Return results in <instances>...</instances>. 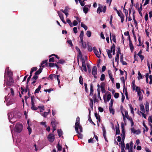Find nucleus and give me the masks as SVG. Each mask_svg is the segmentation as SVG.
Wrapping results in <instances>:
<instances>
[{
  "instance_id": "31",
  "label": "nucleus",
  "mask_w": 152,
  "mask_h": 152,
  "mask_svg": "<svg viewBox=\"0 0 152 152\" xmlns=\"http://www.w3.org/2000/svg\"><path fill=\"white\" fill-rule=\"evenodd\" d=\"M120 144H121V149H124V148H125V145L124 142V141H122L120 143Z\"/></svg>"
},
{
  "instance_id": "21",
  "label": "nucleus",
  "mask_w": 152,
  "mask_h": 152,
  "mask_svg": "<svg viewBox=\"0 0 152 152\" xmlns=\"http://www.w3.org/2000/svg\"><path fill=\"white\" fill-rule=\"evenodd\" d=\"M42 69H43L42 68H39L37 71L35 72V74L37 75H39L42 72Z\"/></svg>"
},
{
  "instance_id": "58",
  "label": "nucleus",
  "mask_w": 152,
  "mask_h": 152,
  "mask_svg": "<svg viewBox=\"0 0 152 152\" xmlns=\"http://www.w3.org/2000/svg\"><path fill=\"white\" fill-rule=\"evenodd\" d=\"M143 126L145 127V131L146 132H147L148 131V128L147 127V126H146V125L145 124V123L143 122Z\"/></svg>"
},
{
  "instance_id": "56",
  "label": "nucleus",
  "mask_w": 152,
  "mask_h": 152,
  "mask_svg": "<svg viewBox=\"0 0 152 152\" xmlns=\"http://www.w3.org/2000/svg\"><path fill=\"white\" fill-rule=\"evenodd\" d=\"M82 67L83 68V69L84 70V71L85 72H86L87 71V70L86 68V64H85L82 65Z\"/></svg>"
},
{
  "instance_id": "61",
  "label": "nucleus",
  "mask_w": 152,
  "mask_h": 152,
  "mask_svg": "<svg viewBox=\"0 0 152 152\" xmlns=\"http://www.w3.org/2000/svg\"><path fill=\"white\" fill-rule=\"evenodd\" d=\"M27 129H28V131L29 134H30L31 133V131H32L30 127V126H28L27 127Z\"/></svg>"
},
{
  "instance_id": "19",
  "label": "nucleus",
  "mask_w": 152,
  "mask_h": 152,
  "mask_svg": "<svg viewBox=\"0 0 152 152\" xmlns=\"http://www.w3.org/2000/svg\"><path fill=\"white\" fill-rule=\"evenodd\" d=\"M129 46L130 49L131 51L132 52H133L134 48L132 43V42H129Z\"/></svg>"
},
{
  "instance_id": "51",
  "label": "nucleus",
  "mask_w": 152,
  "mask_h": 152,
  "mask_svg": "<svg viewBox=\"0 0 152 152\" xmlns=\"http://www.w3.org/2000/svg\"><path fill=\"white\" fill-rule=\"evenodd\" d=\"M84 86L85 88V91L86 92L88 93V89L87 88V84L86 83H84Z\"/></svg>"
},
{
  "instance_id": "45",
  "label": "nucleus",
  "mask_w": 152,
  "mask_h": 152,
  "mask_svg": "<svg viewBox=\"0 0 152 152\" xmlns=\"http://www.w3.org/2000/svg\"><path fill=\"white\" fill-rule=\"evenodd\" d=\"M84 32L83 31H81L79 36L80 38H83Z\"/></svg>"
},
{
  "instance_id": "43",
  "label": "nucleus",
  "mask_w": 152,
  "mask_h": 152,
  "mask_svg": "<svg viewBox=\"0 0 152 152\" xmlns=\"http://www.w3.org/2000/svg\"><path fill=\"white\" fill-rule=\"evenodd\" d=\"M119 55L118 54H116V56L115 58V61L117 62L118 63L119 62Z\"/></svg>"
},
{
  "instance_id": "15",
  "label": "nucleus",
  "mask_w": 152,
  "mask_h": 152,
  "mask_svg": "<svg viewBox=\"0 0 152 152\" xmlns=\"http://www.w3.org/2000/svg\"><path fill=\"white\" fill-rule=\"evenodd\" d=\"M88 5H85V6L83 7V11L86 14L87 13L88 10V7H88Z\"/></svg>"
},
{
  "instance_id": "49",
  "label": "nucleus",
  "mask_w": 152,
  "mask_h": 152,
  "mask_svg": "<svg viewBox=\"0 0 152 152\" xmlns=\"http://www.w3.org/2000/svg\"><path fill=\"white\" fill-rule=\"evenodd\" d=\"M123 91L124 93H125V94L126 96L128 95V93L127 91V88H124Z\"/></svg>"
},
{
  "instance_id": "13",
  "label": "nucleus",
  "mask_w": 152,
  "mask_h": 152,
  "mask_svg": "<svg viewBox=\"0 0 152 152\" xmlns=\"http://www.w3.org/2000/svg\"><path fill=\"white\" fill-rule=\"evenodd\" d=\"M69 9H70L69 7L66 6L65 7L64 10L63 9H61L60 10V11L63 13H68Z\"/></svg>"
},
{
  "instance_id": "64",
  "label": "nucleus",
  "mask_w": 152,
  "mask_h": 152,
  "mask_svg": "<svg viewBox=\"0 0 152 152\" xmlns=\"http://www.w3.org/2000/svg\"><path fill=\"white\" fill-rule=\"evenodd\" d=\"M149 78L150 79L149 84H151L152 83V76L151 75H149Z\"/></svg>"
},
{
  "instance_id": "22",
  "label": "nucleus",
  "mask_w": 152,
  "mask_h": 152,
  "mask_svg": "<svg viewBox=\"0 0 152 152\" xmlns=\"http://www.w3.org/2000/svg\"><path fill=\"white\" fill-rule=\"evenodd\" d=\"M95 116L96 119L99 122H100L101 121L100 116L97 113H95Z\"/></svg>"
},
{
  "instance_id": "18",
  "label": "nucleus",
  "mask_w": 152,
  "mask_h": 152,
  "mask_svg": "<svg viewBox=\"0 0 152 152\" xmlns=\"http://www.w3.org/2000/svg\"><path fill=\"white\" fill-rule=\"evenodd\" d=\"M118 127L116 126V134H120V132L119 129V125L118 124Z\"/></svg>"
},
{
  "instance_id": "23",
  "label": "nucleus",
  "mask_w": 152,
  "mask_h": 152,
  "mask_svg": "<svg viewBox=\"0 0 152 152\" xmlns=\"http://www.w3.org/2000/svg\"><path fill=\"white\" fill-rule=\"evenodd\" d=\"M140 110L143 113H145V110L144 107L142 104H141L140 105Z\"/></svg>"
},
{
  "instance_id": "38",
  "label": "nucleus",
  "mask_w": 152,
  "mask_h": 152,
  "mask_svg": "<svg viewBox=\"0 0 152 152\" xmlns=\"http://www.w3.org/2000/svg\"><path fill=\"white\" fill-rule=\"evenodd\" d=\"M38 108L40 109L41 112L43 111L45 109V107L44 105L39 106Z\"/></svg>"
},
{
  "instance_id": "11",
  "label": "nucleus",
  "mask_w": 152,
  "mask_h": 152,
  "mask_svg": "<svg viewBox=\"0 0 152 152\" xmlns=\"http://www.w3.org/2000/svg\"><path fill=\"white\" fill-rule=\"evenodd\" d=\"M137 95L139 97V100L140 101H142L143 98V95L140 91H137Z\"/></svg>"
},
{
  "instance_id": "12",
  "label": "nucleus",
  "mask_w": 152,
  "mask_h": 152,
  "mask_svg": "<svg viewBox=\"0 0 152 152\" xmlns=\"http://www.w3.org/2000/svg\"><path fill=\"white\" fill-rule=\"evenodd\" d=\"M90 93L89 94L90 96H92L94 92V86L93 84L92 83H91L90 84Z\"/></svg>"
},
{
  "instance_id": "59",
  "label": "nucleus",
  "mask_w": 152,
  "mask_h": 152,
  "mask_svg": "<svg viewBox=\"0 0 152 152\" xmlns=\"http://www.w3.org/2000/svg\"><path fill=\"white\" fill-rule=\"evenodd\" d=\"M119 96V94L118 93H115L114 95V97L115 98H118Z\"/></svg>"
},
{
  "instance_id": "63",
  "label": "nucleus",
  "mask_w": 152,
  "mask_h": 152,
  "mask_svg": "<svg viewBox=\"0 0 152 152\" xmlns=\"http://www.w3.org/2000/svg\"><path fill=\"white\" fill-rule=\"evenodd\" d=\"M80 59L81 60L82 65L86 64L85 59L83 58H82Z\"/></svg>"
},
{
  "instance_id": "4",
  "label": "nucleus",
  "mask_w": 152,
  "mask_h": 152,
  "mask_svg": "<svg viewBox=\"0 0 152 152\" xmlns=\"http://www.w3.org/2000/svg\"><path fill=\"white\" fill-rule=\"evenodd\" d=\"M107 53L109 58H112V55L111 53L113 52V55H114L115 54V49H111L110 50L107 49Z\"/></svg>"
},
{
  "instance_id": "7",
  "label": "nucleus",
  "mask_w": 152,
  "mask_h": 152,
  "mask_svg": "<svg viewBox=\"0 0 152 152\" xmlns=\"http://www.w3.org/2000/svg\"><path fill=\"white\" fill-rule=\"evenodd\" d=\"M47 138L50 142H53L55 139V136L53 134L50 133L48 135Z\"/></svg>"
},
{
  "instance_id": "20",
  "label": "nucleus",
  "mask_w": 152,
  "mask_h": 152,
  "mask_svg": "<svg viewBox=\"0 0 152 152\" xmlns=\"http://www.w3.org/2000/svg\"><path fill=\"white\" fill-rule=\"evenodd\" d=\"M41 88V85H40L38 87V88L36 89L34 91V94H35L36 93H38Z\"/></svg>"
},
{
  "instance_id": "29",
  "label": "nucleus",
  "mask_w": 152,
  "mask_h": 152,
  "mask_svg": "<svg viewBox=\"0 0 152 152\" xmlns=\"http://www.w3.org/2000/svg\"><path fill=\"white\" fill-rule=\"evenodd\" d=\"M6 73L7 75L8 76V77H12V76L13 75V73L10 70L8 71Z\"/></svg>"
},
{
  "instance_id": "47",
  "label": "nucleus",
  "mask_w": 152,
  "mask_h": 152,
  "mask_svg": "<svg viewBox=\"0 0 152 152\" xmlns=\"http://www.w3.org/2000/svg\"><path fill=\"white\" fill-rule=\"evenodd\" d=\"M149 77L148 73H147L146 74L145 77H146V81L147 83H148V79Z\"/></svg>"
},
{
  "instance_id": "6",
  "label": "nucleus",
  "mask_w": 152,
  "mask_h": 152,
  "mask_svg": "<svg viewBox=\"0 0 152 152\" xmlns=\"http://www.w3.org/2000/svg\"><path fill=\"white\" fill-rule=\"evenodd\" d=\"M57 13L58 14L59 16V17L60 19L62 21V22L64 24H66V23L65 22V20H64V15L61 12V11H58L57 12Z\"/></svg>"
},
{
  "instance_id": "60",
  "label": "nucleus",
  "mask_w": 152,
  "mask_h": 152,
  "mask_svg": "<svg viewBox=\"0 0 152 152\" xmlns=\"http://www.w3.org/2000/svg\"><path fill=\"white\" fill-rule=\"evenodd\" d=\"M54 74H50L49 75L48 78H50L51 80H52L53 77H54Z\"/></svg>"
},
{
  "instance_id": "26",
  "label": "nucleus",
  "mask_w": 152,
  "mask_h": 152,
  "mask_svg": "<svg viewBox=\"0 0 152 152\" xmlns=\"http://www.w3.org/2000/svg\"><path fill=\"white\" fill-rule=\"evenodd\" d=\"M102 129L103 131V136H106V132L105 127L104 126H102Z\"/></svg>"
},
{
  "instance_id": "34",
  "label": "nucleus",
  "mask_w": 152,
  "mask_h": 152,
  "mask_svg": "<svg viewBox=\"0 0 152 152\" xmlns=\"http://www.w3.org/2000/svg\"><path fill=\"white\" fill-rule=\"evenodd\" d=\"M109 110L110 113H112L113 115L114 114L115 111L114 110L113 108V107H111L110 106H109Z\"/></svg>"
},
{
  "instance_id": "8",
  "label": "nucleus",
  "mask_w": 152,
  "mask_h": 152,
  "mask_svg": "<svg viewBox=\"0 0 152 152\" xmlns=\"http://www.w3.org/2000/svg\"><path fill=\"white\" fill-rule=\"evenodd\" d=\"M51 124L53 128H56L58 124V123L56 122L55 120L54 119L52 121Z\"/></svg>"
},
{
  "instance_id": "30",
  "label": "nucleus",
  "mask_w": 152,
  "mask_h": 152,
  "mask_svg": "<svg viewBox=\"0 0 152 152\" xmlns=\"http://www.w3.org/2000/svg\"><path fill=\"white\" fill-rule=\"evenodd\" d=\"M57 132L58 134V135L59 137H61V136L63 134V132L61 130V129H58L57 130Z\"/></svg>"
},
{
  "instance_id": "10",
  "label": "nucleus",
  "mask_w": 152,
  "mask_h": 152,
  "mask_svg": "<svg viewBox=\"0 0 152 152\" xmlns=\"http://www.w3.org/2000/svg\"><path fill=\"white\" fill-rule=\"evenodd\" d=\"M97 69L96 67V66H94L93 67L92 71V75H96L97 74Z\"/></svg>"
},
{
  "instance_id": "53",
  "label": "nucleus",
  "mask_w": 152,
  "mask_h": 152,
  "mask_svg": "<svg viewBox=\"0 0 152 152\" xmlns=\"http://www.w3.org/2000/svg\"><path fill=\"white\" fill-rule=\"evenodd\" d=\"M86 35L88 37H90L91 36V32L90 31H87L86 32Z\"/></svg>"
},
{
  "instance_id": "16",
  "label": "nucleus",
  "mask_w": 152,
  "mask_h": 152,
  "mask_svg": "<svg viewBox=\"0 0 152 152\" xmlns=\"http://www.w3.org/2000/svg\"><path fill=\"white\" fill-rule=\"evenodd\" d=\"M145 108L146 111L148 113V112L149 110V104L147 101L146 102L145 104Z\"/></svg>"
},
{
  "instance_id": "41",
  "label": "nucleus",
  "mask_w": 152,
  "mask_h": 152,
  "mask_svg": "<svg viewBox=\"0 0 152 152\" xmlns=\"http://www.w3.org/2000/svg\"><path fill=\"white\" fill-rule=\"evenodd\" d=\"M108 72L109 77L110 79L111 78V77L113 78V75H112V73H111V71L110 70H109L108 71Z\"/></svg>"
},
{
  "instance_id": "25",
  "label": "nucleus",
  "mask_w": 152,
  "mask_h": 152,
  "mask_svg": "<svg viewBox=\"0 0 152 152\" xmlns=\"http://www.w3.org/2000/svg\"><path fill=\"white\" fill-rule=\"evenodd\" d=\"M79 83L81 85H83V78L82 77V76L80 75L79 78Z\"/></svg>"
},
{
  "instance_id": "50",
  "label": "nucleus",
  "mask_w": 152,
  "mask_h": 152,
  "mask_svg": "<svg viewBox=\"0 0 152 152\" xmlns=\"http://www.w3.org/2000/svg\"><path fill=\"white\" fill-rule=\"evenodd\" d=\"M38 77L37 75H36L35 74V75L33 77L31 80H36L38 79Z\"/></svg>"
},
{
  "instance_id": "57",
  "label": "nucleus",
  "mask_w": 152,
  "mask_h": 152,
  "mask_svg": "<svg viewBox=\"0 0 152 152\" xmlns=\"http://www.w3.org/2000/svg\"><path fill=\"white\" fill-rule=\"evenodd\" d=\"M31 109L33 110H37V109H38V108L36 107L34 105H33V106H31Z\"/></svg>"
},
{
  "instance_id": "17",
  "label": "nucleus",
  "mask_w": 152,
  "mask_h": 152,
  "mask_svg": "<svg viewBox=\"0 0 152 152\" xmlns=\"http://www.w3.org/2000/svg\"><path fill=\"white\" fill-rule=\"evenodd\" d=\"M82 58V54L81 52L78 53L77 56V61L78 64H79V58L80 59Z\"/></svg>"
},
{
  "instance_id": "2",
  "label": "nucleus",
  "mask_w": 152,
  "mask_h": 152,
  "mask_svg": "<svg viewBox=\"0 0 152 152\" xmlns=\"http://www.w3.org/2000/svg\"><path fill=\"white\" fill-rule=\"evenodd\" d=\"M5 74L4 77L5 79V82L6 85L8 86H11L14 83V80L12 77H7Z\"/></svg>"
},
{
  "instance_id": "42",
  "label": "nucleus",
  "mask_w": 152,
  "mask_h": 152,
  "mask_svg": "<svg viewBox=\"0 0 152 152\" xmlns=\"http://www.w3.org/2000/svg\"><path fill=\"white\" fill-rule=\"evenodd\" d=\"M49 57L50 58L49 59V62H54V57H53L51 56V57H50V55L49 56Z\"/></svg>"
},
{
  "instance_id": "9",
  "label": "nucleus",
  "mask_w": 152,
  "mask_h": 152,
  "mask_svg": "<svg viewBox=\"0 0 152 152\" xmlns=\"http://www.w3.org/2000/svg\"><path fill=\"white\" fill-rule=\"evenodd\" d=\"M108 93L109 94L107 96V101L106 100V99L105 98L104 96L103 97L105 103H106L107 102H108L110 100L111 97V95L110 93V92H108Z\"/></svg>"
},
{
  "instance_id": "52",
  "label": "nucleus",
  "mask_w": 152,
  "mask_h": 152,
  "mask_svg": "<svg viewBox=\"0 0 152 152\" xmlns=\"http://www.w3.org/2000/svg\"><path fill=\"white\" fill-rule=\"evenodd\" d=\"M117 49H118V51H117L116 54H118V55H119V54H121V52L120 48L119 46H118L117 48Z\"/></svg>"
},
{
  "instance_id": "32",
  "label": "nucleus",
  "mask_w": 152,
  "mask_h": 152,
  "mask_svg": "<svg viewBox=\"0 0 152 152\" xmlns=\"http://www.w3.org/2000/svg\"><path fill=\"white\" fill-rule=\"evenodd\" d=\"M129 107L130 110H131V113L134 115V108L132 107V105L131 104H129Z\"/></svg>"
},
{
  "instance_id": "54",
  "label": "nucleus",
  "mask_w": 152,
  "mask_h": 152,
  "mask_svg": "<svg viewBox=\"0 0 152 152\" xmlns=\"http://www.w3.org/2000/svg\"><path fill=\"white\" fill-rule=\"evenodd\" d=\"M124 111L125 112V117L126 118L127 117H129L127 111L125 109H124Z\"/></svg>"
},
{
  "instance_id": "28",
  "label": "nucleus",
  "mask_w": 152,
  "mask_h": 152,
  "mask_svg": "<svg viewBox=\"0 0 152 152\" xmlns=\"http://www.w3.org/2000/svg\"><path fill=\"white\" fill-rule=\"evenodd\" d=\"M94 53L96 55V56L98 58H100V54H99V52L98 50H97L94 51Z\"/></svg>"
},
{
  "instance_id": "5",
  "label": "nucleus",
  "mask_w": 152,
  "mask_h": 152,
  "mask_svg": "<svg viewBox=\"0 0 152 152\" xmlns=\"http://www.w3.org/2000/svg\"><path fill=\"white\" fill-rule=\"evenodd\" d=\"M8 115H9V119L10 122L12 123L16 121V120H15V119L16 118V117H17V115L15 114L13 115V116L11 115V116L10 115H9V113L8 114Z\"/></svg>"
},
{
  "instance_id": "1",
  "label": "nucleus",
  "mask_w": 152,
  "mask_h": 152,
  "mask_svg": "<svg viewBox=\"0 0 152 152\" xmlns=\"http://www.w3.org/2000/svg\"><path fill=\"white\" fill-rule=\"evenodd\" d=\"M80 120L79 117H77L75 124V129L77 133L80 135H81L80 133L83 132V128L80 125Z\"/></svg>"
},
{
  "instance_id": "55",
  "label": "nucleus",
  "mask_w": 152,
  "mask_h": 152,
  "mask_svg": "<svg viewBox=\"0 0 152 152\" xmlns=\"http://www.w3.org/2000/svg\"><path fill=\"white\" fill-rule=\"evenodd\" d=\"M67 42L72 47L73 46V45L72 43V41L71 40H68Z\"/></svg>"
},
{
  "instance_id": "36",
  "label": "nucleus",
  "mask_w": 152,
  "mask_h": 152,
  "mask_svg": "<svg viewBox=\"0 0 152 152\" xmlns=\"http://www.w3.org/2000/svg\"><path fill=\"white\" fill-rule=\"evenodd\" d=\"M126 2L125 3V5H124V8H123V11H124V12L125 13V14H128V11L125 8V5H126Z\"/></svg>"
},
{
  "instance_id": "46",
  "label": "nucleus",
  "mask_w": 152,
  "mask_h": 152,
  "mask_svg": "<svg viewBox=\"0 0 152 152\" xmlns=\"http://www.w3.org/2000/svg\"><path fill=\"white\" fill-rule=\"evenodd\" d=\"M112 40L113 41L115 42V43H116V39L115 38V35L114 34H113L112 35Z\"/></svg>"
},
{
  "instance_id": "27",
  "label": "nucleus",
  "mask_w": 152,
  "mask_h": 152,
  "mask_svg": "<svg viewBox=\"0 0 152 152\" xmlns=\"http://www.w3.org/2000/svg\"><path fill=\"white\" fill-rule=\"evenodd\" d=\"M90 102L89 103V106L91 107L92 110H93V100L91 99H90Z\"/></svg>"
},
{
  "instance_id": "62",
  "label": "nucleus",
  "mask_w": 152,
  "mask_h": 152,
  "mask_svg": "<svg viewBox=\"0 0 152 152\" xmlns=\"http://www.w3.org/2000/svg\"><path fill=\"white\" fill-rule=\"evenodd\" d=\"M121 18V23H123L124 20V15H122L120 17Z\"/></svg>"
},
{
  "instance_id": "14",
  "label": "nucleus",
  "mask_w": 152,
  "mask_h": 152,
  "mask_svg": "<svg viewBox=\"0 0 152 152\" xmlns=\"http://www.w3.org/2000/svg\"><path fill=\"white\" fill-rule=\"evenodd\" d=\"M48 60H46L42 62L41 63V65L40 66V67H42L44 68L45 67V65L44 64H45L46 65H47V64Z\"/></svg>"
},
{
  "instance_id": "44",
  "label": "nucleus",
  "mask_w": 152,
  "mask_h": 152,
  "mask_svg": "<svg viewBox=\"0 0 152 152\" xmlns=\"http://www.w3.org/2000/svg\"><path fill=\"white\" fill-rule=\"evenodd\" d=\"M105 75L104 74H102L101 75V77L100 78V80L101 81L104 80L105 79Z\"/></svg>"
},
{
  "instance_id": "48",
  "label": "nucleus",
  "mask_w": 152,
  "mask_h": 152,
  "mask_svg": "<svg viewBox=\"0 0 152 152\" xmlns=\"http://www.w3.org/2000/svg\"><path fill=\"white\" fill-rule=\"evenodd\" d=\"M57 148L59 151H61L62 150V147L58 143L57 145Z\"/></svg>"
},
{
  "instance_id": "37",
  "label": "nucleus",
  "mask_w": 152,
  "mask_h": 152,
  "mask_svg": "<svg viewBox=\"0 0 152 152\" xmlns=\"http://www.w3.org/2000/svg\"><path fill=\"white\" fill-rule=\"evenodd\" d=\"M81 26L85 30H86L88 28L87 26L84 24L83 22L81 23Z\"/></svg>"
},
{
  "instance_id": "35",
  "label": "nucleus",
  "mask_w": 152,
  "mask_h": 152,
  "mask_svg": "<svg viewBox=\"0 0 152 152\" xmlns=\"http://www.w3.org/2000/svg\"><path fill=\"white\" fill-rule=\"evenodd\" d=\"M65 62V61L63 59H61L57 62V64H63Z\"/></svg>"
},
{
  "instance_id": "39",
  "label": "nucleus",
  "mask_w": 152,
  "mask_h": 152,
  "mask_svg": "<svg viewBox=\"0 0 152 152\" xmlns=\"http://www.w3.org/2000/svg\"><path fill=\"white\" fill-rule=\"evenodd\" d=\"M102 7H99L97 10V12L99 14L100 12H102Z\"/></svg>"
},
{
  "instance_id": "40",
  "label": "nucleus",
  "mask_w": 152,
  "mask_h": 152,
  "mask_svg": "<svg viewBox=\"0 0 152 152\" xmlns=\"http://www.w3.org/2000/svg\"><path fill=\"white\" fill-rule=\"evenodd\" d=\"M138 79L139 80H140L143 77L139 71L138 72Z\"/></svg>"
},
{
  "instance_id": "24",
  "label": "nucleus",
  "mask_w": 152,
  "mask_h": 152,
  "mask_svg": "<svg viewBox=\"0 0 152 152\" xmlns=\"http://www.w3.org/2000/svg\"><path fill=\"white\" fill-rule=\"evenodd\" d=\"M50 109H48V112H45L44 113L42 114V116L43 117H44L45 118H46L47 115L50 112Z\"/></svg>"
},
{
  "instance_id": "3",
  "label": "nucleus",
  "mask_w": 152,
  "mask_h": 152,
  "mask_svg": "<svg viewBox=\"0 0 152 152\" xmlns=\"http://www.w3.org/2000/svg\"><path fill=\"white\" fill-rule=\"evenodd\" d=\"M23 128V125L18 123L15 126L14 131L18 133H20L22 131Z\"/></svg>"
},
{
  "instance_id": "33",
  "label": "nucleus",
  "mask_w": 152,
  "mask_h": 152,
  "mask_svg": "<svg viewBox=\"0 0 152 152\" xmlns=\"http://www.w3.org/2000/svg\"><path fill=\"white\" fill-rule=\"evenodd\" d=\"M93 98L94 100V103L96 102H98V100L96 99V94H94L93 96Z\"/></svg>"
}]
</instances>
